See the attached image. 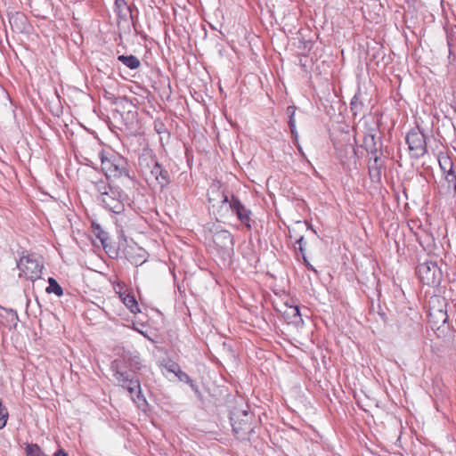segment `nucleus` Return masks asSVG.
Instances as JSON below:
<instances>
[{"label":"nucleus","mask_w":456,"mask_h":456,"mask_svg":"<svg viewBox=\"0 0 456 456\" xmlns=\"http://www.w3.org/2000/svg\"><path fill=\"white\" fill-rule=\"evenodd\" d=\"M142 368L140 354L136 351L124 350L122 354L111 362L110 369L117 382L126 388L132 398L134 396L145 402L142 395L141 382L137 372Z\"/></svg>","instance_id":"nucleus-1"},{"label":"nucleus","mask_w":456,"mask_h":456,"mask_svg":"<svg viewBox=\"0 0 456 456\" xmlns=\"http://www.w3.org/2000/svg\"><path fill=\"white\" fill-rule=\"evenodd\" d=\"M92 183L99 194L97 199L104 208L115 214H121L125 210L126 195L118 186H112L103 179Z\"/></svg>","instance_id":"nucleus-2"},{"label":"nucleus","mask_w":456,"mask_h":456,"mask_svg":"<svg viewBox=\"0 0 456 456\" xmlns=\"http://www.w3.org/2000/svg\"><path fill=\"white\" fill-rule=\"evenodd\" d=\"M101 168L108 181L110 178L126 177L131 179L130 167L126 159L116 153L100 151Z\"/></svg>","instance_id":"nucleus-3"},{"label":"nucleus","mask_w":456,"mask_h":456,"mask_svg":"<svg viewBox=\"0 0 456 456\" xmlns=\"http://www.w3.org/2000/svg\"><path fill=\"white\" fill-rule=\"evenodd\" d=\"M230 420L232 431L240 440H249L254 432V416L247 410L234 409L231 412Z\"/></svg>","instance_id":"nucleus-4"},{"label":"nucleus","mask_w":456,"mask_h":456,"mask_svg":"<svg viewBox=\"0 0 456 456\" xmlns=\"http://www.w3.org/2000/svg\"><path fill=\"white\" fill-rule=\"evenodd\" d=\"M427 139L428 135L419 126L406 134L405 142L411 158L418 159L428 153Z\"/></svg>","instance_id":"nucleus-5"},{"label":"nucleus","mask_w":456,"mask_h":456,"mask_svg":"<svg viewBox=\"0 0 456 456\" xmlns=\"http://www.w3.org/2000/svg\"><path fill=\"white\" fill-rule=\"evenodd\" d=\"M416 273L420 281L430 287H437L443 278V273L435 261L419 263L416 267Z\"/></svg>","instance_id":"nucleus-6"},{"label":"nucleus","mask_w":456,"mask_h":456,"mask_svg":"<svg viewBox=\"0 0 456 456\" xmlns=\"http://www.w3.org/2000/svg\"><path fill=\"white\" fill-rule=\"evenodd\" d=\"M17 268L20 270V278L35 281L40 278L43 265L34 255H27L21 256L17 262Z\"/></svg>","instance_id":"nucleus-7"},{"label":"nucleus","mask_w":456,"mask_h":456,"mask_svg":"<svg viewBox=\"0 0 456 456\" xmlns=\"http://www.w3.org/2000/svg\"><path fill=\"white\" fill-rule=\"evenodd\" d=\"M232 213L235 215L240 224L247 231H251L255 221L252 219V211L242 203L238 196L232 194V199L228 203Z\"/></svg>","instance_id":"nucleus-8"},{"label":"nucleus","mask_w":456,"mask_h":456,"mask_svg":"<svg viewBox=\"0 0 456 456\" xmlns=\"http://www.w3.org/2000/svg\"><path fill=\"white\" fill-rule=\"evenodd\" d=\"M447 304L445 302V298L444 297H436L430 302L429 307V322L434 324V326L440 327L441 324H444L448 321V314L446 311Z\"/></svg>","instance_id":"nucleus-9"},{"label":"nucleus","mask_w":456,"mask_h":456,"mask_svg":"<svg viewBox=\"0 0 456 456\" xmlns=\"http://www.w3.org/2000/svg\"><path fill=\"white\" fill-rule=\"evenodd\" d=\"M148 166L151 177L155 179L160 189L164 190L172 181L169 171L154 158H151Z\"/></svg>","instance_id":"nucleus-10"},{"label":"nucleus","mask_w":456,"mask_h":456,"mask_svg":"<svg viewBox=\"0 0 456 456\" xmlns=\"http://www.w3.org/2000/svg\"><path fill=\"white\" fill-rule=\"evenodd\" d=\"M232 194L233 193L226 191L225 189H224L218 182L212 183V185L209 187L208 191V199L211 204L212 208H215L218 204H221L220 208H222L224 205L230 202Z\"/></svg>","instance_id":"nucleus-11"},{"label":"nucleus","mask_w":456,"mask_h":456,"mask_svg":"<svg viewBox=\"0 0 456 456\" xmlns=\"http://www.w3.org/2000/svg\"><path fill=\"white\" fill-rule=\"evenodd\" d=\"M213 242L215 245L225 252L232 251L234 240L232 234L227 230L216 229L213 232Z\"/></svg>","instance_id":"nucleus-12"},{"label":"nucleus","mask_w":456,"mask_h":456,"mask_svg":"<svg viewBox=\"0 0 456 456\" xmlns=\"http://www.w3.org/2000/svg\"><path fill=\"white\" fill-rule=\"evenodd\" d=\"M385 167L383 156L370 157L368 160L369 175L373 183H381L382 170Z\"/></svg>","instance_id":"nucleus-13"},{"label":"nucleus","mask_w":456,"mask_h":456,"mask_svg":"<svg viewBox=\"0 0 456 456\" xmlns=\"http://www.w3.org/2000/svg\"><path fill=\"white\" fill-rule=\"evenodd\" d=\"M124 255L132 265L138 266L146 262L148 253L143 248L134 245L127 246L124 249Z\"/></svg>","instance_id":"nucleus-14"},{"label":"nucleus","mask_w":456,"mask_h":456,"mask_svg":"<svg viewBox=\"0 0 456 456\" xmlns=\"http://www.w3.org/2000/svg\"><path fill=\"white\" fill-rule=\"evenodd\" d=\"M276 309L282 314L284 320L288 323L298 324L303 322L298 305H289L288 303H285L281 305L280 308Z\"/></svg>","instance_id":"nucleus-15"},{"label":"nucleus","mask_w":456,"mask_h":456,"mask_svg":"<svg viewBox=\"0 0 456 456\" xmlns=\"http://www.w3.org/2000/svg\"><path fill=\"white\" fill-rule=\"evenodd\" d=\"M368 101V95L365 92H362L360 89L355 93L351 100V111L354 116L363 115L367 110L366 102Z\"/></svg>","instance_id":"nucleus-16"},{"label":"nucleus","mask_w":456,"mask_h":456,"mask_svg":"<svg viewBox=\"0 0 456 456\" xmlns=\"http://www.w3.org/2000/svg\"><path fill=\"white\" fill-rule=\"evenodd\" d=\"M9 22L12 29L16 32H23L28 26L27 17L21 12L10 14Z\"/></svg>","instance_id":"nucleus-17"},{"label":"nucleus","mask_w":456,"mask_h":456,"mask_svg":"<svg viewBox=\"0 0 456 456\" xmlns=\"http://www.w3.org/2000/svg\"><path fill=\"white\" fill-rule=\"evenodd\" d=\"M116 11L118 16L121 19L126 20L127 14L130 15V18L133 20V11L130 6L127 5L125 0H116L115 1Z\"/></svg>","instance_id":"nucleus-18"},{"label":"nucleus","mask_w":456,"mask_h":456,"mask_svg":"<svg viewBox=\"0 0 456 456\" xmlns=\"http://www.w3.org/2000/svg\"><path fill=\"white\" fill-rule=\"evenodd\" d=\"M118 61L122 62L125 66H126L130 69H138L141 66L140 60L136 56H134L133 54H130V55H124V54L118 55Z\"/></svg>","instance_id":"nucleus-19"},{"label":"nucleus","mask_w":456,"mask_h":456,"mask_svg":"<svg viewBox=\"0 0 456 456\" xmlns=\"http://www.w3.org/2000/svg\"><path fill=\"white\" fill-rule=\"evenodd\" d=\"M124 305L133 313L136 314L140 312L138 303L132 294H126L120 296Z\"/></svg>","instance_id":"nucleus-20"},{"label":"nucleus","mask_w":456,"mask_h":456,"mask_svg":"<svg viewBox=\"0 0 456 456\" xmlns=\"http://www.w3.org/2000/svg\"><path fill=\"white\" fill-rule=\"evenodd\" d=\"M92 232L100 240L101 244L106 243V241L110 240L109 233L98 224H92Z\"/></svg>","instance_id":"nucleus-21"},{"label":"nucleus","mask_w":456,"mask_h":456,"mask_svg":"<svg viewBox=\"0 0 456 456\" xmlns=\"http://www.w3.org/2000/svg\"><path fill=\"white\" fill-rule=\"evenodd\" d=\"M48 287L45 289L46 293L51 294L53 293L57 297H61L63 295V289L61 287V285L58 283V281L53 278H48Z\"/></svg>","instance_id":"nucleus-22"},{"label":"nucleus","mask_w":456,"mask_h":456,"mask_svg":"<svg viewBox=\"0 0 456 456\" xmlns=\"http://www.w3.org/2000/svg\"><path fill=\"white\" fill-rule=\"evenodd\" d=\"M438 163L443 173L454 169L453 162L447 155H440L438 157Z\"/></svg>","instance_id":"nucleus-23"},{"label":"nucleus","mask_w":456,"mask_h":456,"mask_svg":"<svg viewBox=\"0 0 456 456\" xmlns=\"http://www.w3.org/2000/svg\"><path fill=\"white\" fill-rule=\"evenodd\" d=\"M105 253L112 259H117L119 255L118 248L116 247V245L112 244L110 242V240L109 241H106V243L102 244Z\"/></svg>","instance_id":"nucleus-24"},{"label":"nucleus","mask_w":456,"mask_h":456,"mask_svg":"<svg viewBox=\"0 0 456 456\" xmlns=\"http://www.w3.org/2000/svg\"><path fill=\"white\" fill-rule=\"evenodd\" d=\"M295 116H289V126L291 133V135L294 139V142L297 144V147L299 151H301V146L298 144V134L296 128V121L294 118Z\"/></svg>","instance_id":"nucleus-25"},{"label":"nucleus","mask_w":456,"mask_h":456,"mask_svg":"<svg viewBox=\"0 0 456 456\" xmlns=\"http://www.w3.org/2000/svg\"><path fill=\"white\" fill-rule=\"evenodd\" d=\"M27 456H42L44 455L40 446L37 444H28L26 446Z\"/></svg>","instance_id":"nucleus-26"},{"label":"nucleus","mask_w":456,"mask_h":456,"mask_svg":"<svg viewBox=\"0 0 456 456\" xmlns=\"http://www.w3.org/2000/svg\"><path fill=\"white\" fill-rule=\"evenodd\" d=\"M376 142V134L373 133V131L371 130L364 134L362 147L366 150L368 148H370V146H373V144H375Z\"/></svg>","instance_id":"nucleus-27"},{"label":"nucleus","mask_w":456,"mask_h":456,"mask_svg":"<svg viewBox=\"0 0 456 456\" xmlns=\"http://www.w3.org/2000/svg\"><path fill=\"white\" fill-rule=\"evenodd\" d=\"M448 183V187L452 186L454 192H456V170L452 169L449 172L443 173Z\"/></svg>","instance_id":"nucleus-28"},{"label":"nucleus","mask_w":456,"mask_h":456,"mask_svg":"<svg viewBox=\"0 0 456 456\" xmlns=\"http://www.w3.org/2000/svg\"><path fill=\"white\" fill-rule=\"evenodd\" d=\"M5 312H6V318L10 322V328L12 327L15 329L17 327V324L19 322V316H18L17 312L12 309L5 310Z\"/></svg>","instance_id":"nucleus-29"},{"label":"nucleus","mask_w":456,"mask_h":456,"mask_svg":"<svg viewBox=\"0 0 456 456\" xmlns=\"http://www.w3.org/2000/svg\"><path fill=\"white\" fill-rule=\"evenodd\" d=\"M8 417V410L3 405L2 400L0 399V429L6 426Z\"/></svg>","instance_id":"nucleus-30"},{"label":"nucleus","mask_w":456,"mask_h":456,"mask_svg":"<svg viewBox=\"0 0 456 456\" xmlns=\"http://www.w3.org/2000/svg\"><path fill=\"white\" fill-rule=\"evenodd\" d=\"M381 147H382L381 142H379V145H378V142H376L375 144H373V146H370V148L366 149V151L369 154H370V157L383 156Z\"/></svg>","instance_id":"nucleus-31"},{"label":"nucleus","mask_w":456,"mask_h":456,"mask_svg":"<svg viewBox=\"0 0 456 456\" xmlns=\"http://www.w3.org/2000/svg\"><path fill=\"white\" fill-rule=\"evenodd\" d=\"M296 243L298 244V249L300 253L302 254V256H305V248L304 244V235H299L298 238L296 240Z\"/></svg>","instance_id":"nucleus-32"},{"label":"nucleus","mask_w":456,"mask_h":456,"mask_svg":"<svg viewBox=\"0 0 456 456\" xmlns=\"http://www.w3.org/2000/svg\"><path fill=\"white\" fill-rule=\"evenodd\" d=\"M167 370L169 372H172L176 375V373H178V371L181 370V368L176 362H172L168 365H167Z\"/></svg>","instance_id":"nucleus-33"},{"label":"nucleus","mask_w":456,"mask_h":456,"mask_svg":"<svg viewBox=\"0 0 456 456\" xmlns=\"http://www.w3.org/2000/svg\"><path fill=\"white\" fill-rule=\"evenodd\" d=\"M104 98L110 101L111 104H117L118 102V98L108 91L104 92Z\"/></svg>","instance_id":"nucleus-34"},{"label":"nucleus","mask_w":456,"mask_h":456,"mask_svg":"<svg viewBox=\"0 0 456 456\" xmlns=\"http://www.w3.org/2000/svg\"><path fill=\"white\" fill-rule=\"evenodd\" d=\"M345 153L346 155H350L351 157H354L356 155L355 149L352 143L345 145Z\"/></svg>","instance_id":"nucleus-35"},{"label":"nucleus","mask_w":456,"mask_h":456,"mask_svg":"<svg viewBox=\"0 0 456 456\" xmlns=\"http://www.w3.org/2000/svg\"><path fill=\"white\" fill-rule=\"evenodd\" d=\"M176 377L179 379V380L185 382V383L191 381V377L186 372L183 371L182 370L180 371H178V373H176Z\"/></svg>","instance_id":"nucleus-36"},{"label":"nucleus","mask_w":456,"mask_h":456,"mask_svg":"<svg viewBox=\"0 0 456 456\" xmlns=\"http://www.w3.org/2000/svg\"><path fill=\"white\" fill-rule=\"evenodd\" d=\"M418 240H419V243H420V245H421V246H423V247H424V246H425V244H427V246H429V245H430V242L433 240V237H432L431 235H429V234H427V235L425 236L424 240H422L421 239H418Z\"/></svg>","instance_id":"nucleus-37"},{"label":"nucleus","mask_w":456,"mask_h":456,"mask_svg":"<svg viewBox=\"0 0 456 456\" xmlns=\"http://www.w3.org/2000/svg\"><path fill=\"white\" fill-rule=\"evenodd\" d=\"M154 126L158 134H161L162 131L164 130V124L162 122L155 121Z\"/></svg>","instance_id":"nucleus-38"},{"label":"nucleus","mask_w":456,"mask_h":456,"mask_svg":"<svg viewBox=\"0 0 456 456\" xmlns=\"http://www.w3.org/2000/svg\"><path fill=\"white\" fill-rule=\"evenodd\" d=\"M303 259H304V263L308 270L317 273L316 269L309 263V261L307 260L305 256H303Z\"/></svg>","instance_id":"nucleus-39"},{"label":"nucleus","mask_w":456,"mask_h":456,"mask_svg":"<svg viewBox=\"0 0 456 456\" xmlns=\"http://www.w3.org/2000/svg\"><path fill=\"white\" fill-rule=\"evenodd\" d=\"M296 110V106L291 105L287 108L286 112L289 116H295Z\"/></svg>","instance_id":"nucleus-40"},{"label":"nucleus","mask_w":456,"mask_h":456,"mask_svg":"<svg viewBox=\"0 0 456 456\" xmlns=\"http://www.w3.org/2000/svg\"><path fill=\"white\" fill-rule=\"evenodd\" d=\"M54 456H69L68 453L63 449H59L55 453Z\"/></svg>","instance_id":"nucleus-41"},{"label":"nucleus","mask_w":456,"mask_h":456,"mask_svg":"<svg viewBox=\"0 0 456 456\" xmlns=\"http://www.w3.org/2000/svg\"><path fill=\"white\" fill-rule=\"evenodd\" d=\"M191 387V389H192L194 392H196V393H198V392H199V387H198V386H197L196 384L192 385Z\"/></svg>","instance_id":"nucleus-42"},{"label":"nucleus","mask_w":456,"mask_h":456,"mask_svg":"<svg viewBox=\"0 0 456 456\" xmlns=\"http://www.w3.org/2000/svg\"><path fill=\"white\" fill-rule=\"evenodd\" d=\"M127 115H132V117L134 118L136 115V112L128 111Z\"/></svg>","instance_id":"nucleus-43"},{"label":"nucleus","mask_w":456,"mask_h":456,"mask_svg":"<svg viewBox=\"0 0 456 456\" xmlns=\"http://www.w3.org/2000/svg\"><path fill=\"white\" fill-rule=\"evenodd\" d=\"M187 384H189L190 387H191L192 385L195 384V382L191 379V381L187 382Z\"/></svg>","instance_id":"nucleus-44"}]
</instances>
